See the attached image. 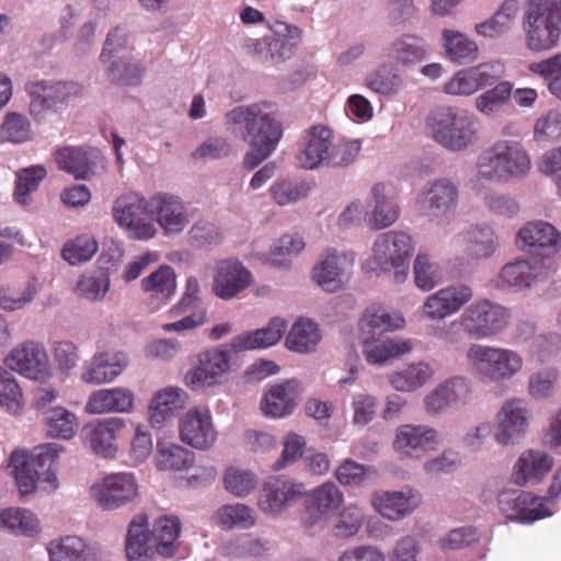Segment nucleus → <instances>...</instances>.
Returning a JSON list of instances; mask_svg holds the SVG:
<instances>
[{
  "mask_svg": "<svg viewBox=\"0 0 561 561\" xmlns=\"http://www.w3.org/2000/svg\"><path fill=\"white\" fill-rule=\"evenodd\" d=\"M98 248L99 244L92 236L82 234L64 245L61 256L71 265H76L91 260Z\"/></svg>",
  "mask_w": 561,
  "mask_h": 561,
  "instance_id": "nucleus-59",
  "label": "nucleus"
},
{
  "mask_svg": "<svg viewBox=\"0 0 561 561\" xmlns=\"http://www.w3.org/2000/svg\"><path fill=\"white\" fill-rule=\"evenodd\" d=\"M434 376L433 367L419 362L388 375V381L398 391L411 392L424 386Z\"/></svg>",
  "mask_w": 561,
  "mask_h": 561,
  "instance_id": "nucleus-41",
  "label": "nucleus"
},
{
  "mask_svg": "<svg viewBox=\"0 0 561 561\" xmlns=\"http://www.w3.org/2000/svg\"><path fill=\"white\" fill-rule=\"evenodd\" d=\"M332 130L323 125H314L306 130L304 141L296 154V164L312 170L329 159L332 147Z\"/></svg>",
  "mask_w": 561,
  "mask_h": 561,
  "instance_id": "nucleus-20",
  "label": "nucleus"
},
{
  "mask_svg": "<svg viewBox=\"0 0 561 561\" xmlns=\"http://www.w3.org/2000/svg\"><path fill=\"white\" fill-rule=\"evenodd\" d=\"M44 421L48 436L54 438L70 439L78 427L77 415L62 407L45 410Z\"/></svg>",
  "mask_w": 561,
  "mask_h": 561,
  "instance_id": "nucleus-48",
  "label": "nucleus"
},
{
  "mask_svg": "<svg viewBox=\"0 0 561 561\" xmlns=\"http://www.w3.org/2000/svg\"><path fill=\"white\" fill-rule=\"evenodd\" d=\"M551 261L518 260L503 266L500 277L511 287L525 288L546 279L551 271Z\"/></svg>",
  "mask_w": 561,
  "mask_h": 561,
  "instance_id": "nucleus-24",
  "label": "nucleus"
},
{
  "mask_svg": "<svg viewBox=\"0 0 561 561\" xmlns=\"http://www.w3.org/2000/svg\"><path fill=\"white\" fill-rule=\"evenodd\" d=\"M386 185L377 183L371 193L375 199V207L370 217V226L375 229H385L393 225L400 215L399 206L387 196Z\"/></svg>",
  "mask_w": 561,
  "mask_h": 561,
  "instance_id": "nucleus-46",
  "label": "nucleus"
},
{
  "mask_svg": "<svg viewBox=\"0 0 561 561\" xmlns=\"http://www.w3.org/2000/svg\"><path fill=\"white\" fill-rule=\"evenodd\" d=\"M127 426L122 417H107L91 423L83 428L84 442L98 455L113 458L117 450V442L125 436Z\"/></svg>",
  "mask_w": 561,
  "mask_h": 561,
  "instance_id": "nucleus-13",
  "label": "nucleus"
},
{
  "mask_svg": "<svg viewBox=\"0 0 561 561\" xmlns=\"http://www.w3.org/2000/svg\"><path fill=\"white\" fill-rule=\"evenodd\" d=\"M186 399V392L180 388L168 387L157 392L149 405L151 425L161 427L169 417L184 408Z\"/></svg>",
  "mask_w": 561,
  "mask_h": 561,
  "instance_id": "nucleus-33",
  "label": "nucleus"
},
{
  "mask_svg": "<svg viewBox=\"0 0 561 561\" xmlns=\"http://www.w3.org/2000/svg\"><path fill=\"white\" fill-rule=\"evenodd\" d=\"M552 466L553 459L549 455L527 450L520 455L514 467V481L520 486L527 483L537 484L551 470Z\"/></svg>",
  "mask_w": 561,
  "mask_h": 561,
  "instance_id": "nucleus-32",
  "label": "nucleus"
},
{
  "mask_svg": "<svg viewBox=\"0 0 561 561\" xmlns=\"http://www.w3.org/2000/svg\"><path fill=\"white\" fill-rule=\"evenodd\" d=\"M458 187L449 180L434 181L425 192L424 203L430 214L439 217L453 211L458 204Z\"/></svg>",
  "mask_w": 561,
  "mask_h": 561,
  "instance_id": "nucleus-37",
  "label": "nucleus"
},
{
  "mask_svg": "<svg viewBox=\"0 0 561 561\" xmlns=\"http://www.w3.org/2000/svg\"><path fill=\"white\" fill-rule=\"evenodd\" d=\"M150 199L128 193L118 197L113 206V217L127 236L134 240H149L157 233Z\"/></svg>",
  "mask_w": 561,
  "mask_h": 561,
  "instance_id": "nucleus-7",
  "label": "nucleus"
},
{
  "mask_svg": "<svg viewBox=\"0 0 561 561\" xmlns=\"http://www.w3.org/2000/svg\"><path fill=\"white\" fill-rule=\"evenodd\" d=\"M46 174V169L43 165H32L30 168L22 169L16 174L14 190L15 199L20 204L26 205L28 202V195L37 190Z\"/></svg>",
  "mask_w": 561,
  "mask_h": 561,
  "instance_id": "nucleus-63",
  "label": "nucleus"
},
{
  "mask_svg": "<svg viewBox=\"0 0 561 561\" xmlns=\"http://www.w3.org/2000/svg\"><path fill=\"white\" fill-rule=\"evenodd\" d=\"M320 337L316 323L300 319L290 329L286 337V345L291 351L307 353L316 347Z\"/></svg>",
  "mask_w": 561,
  "mask_h": 561,
  "instance_id": "nucleus-51",
  "label": "nucleus"
},
{
  "mask_svg": "<svg viewBox=\"0 0 561 561\" xmlns=\"http://www.w3.org/2000/svg\"><path fill=\"white\" fill-rule=\"evenodd\" d=\"M152 218L165 233H179L188 224V217L182 201L174 195L159 193L150 198Z\"/></svg>",
  "mask_w": 561,
  "mask_h": 561,
  "instance_id": "nucleus-23",
  "label": "nucleus"
},
{
  "mask_svg": "<svg viewBox=\"0 0 561 561\" xmlns=\"http://www.w3.org/2000/svg\"><path fill=\"white\" fill-rule=\"evenodd\" d=\"M138 485L128 472L112 473L93 484L92 494L103 510H115L136 497Z\"/></svg>",
  "mask_w": 561,
  "mask_h": 561,
  "instance_id": "nucleus-10",
  "label": "nucleus"
},
{
  "mask_svg": "<svg viewBox=\"0 0 561 561\" xmlns=\"http://www.w3.org/2000/svg\"><path fill=\"white\" fill-rule=\"evenodd\" d=\"M518 11L517 0H505L490 19L476 25V32L483 37L501 36L511 30Z\"/></svg>",
  "mask_w": 561,
  "mask_h": 561,
  "instance_id": "nucleus-40",
  "label": "nucleus"
},
{
  "mask_svg": "<svg viewBox=\"0 0 561 561\" xmlns=\"http://www.w3.org/2000/svg\"><path fill=\"white\" fill-rule=\"evenodd\" d=\"M193 461V453L175 444L161 447L156 457V463L160 470L181 471L190 468Z\"/></svg>",
  "mask_w": 561,
  "mask_h": 561,
  "instance_id": "nucleus-56",
  "label": "nucleus"
},
{
  "mask_svg": "<svg viewBox=\"0 0 561 561\" xmlns=\"http://www.w3.org/2000/svg\"><path fill=\"white\" fill-rule=\"evenodd\" d=\"M523 31L525 45L533 53L557 47L561 37V0H528Z\"/></svg>",
  "mask_w": 561,
  "mask_h": 561,
  "instance_id": "nucleus-2",
  "label": "nucleus"
},
{
  "mask_svg": "<svg viewBox=\"0 0 561 561\" xmlns=\"http://www.w3.org/2000/svg\"><path fill=\"white\" fill-rule=\"evenodd\" d=\"M414 282L417 288L428 291L440 283L439 266L426 253L419 252L413 264Z\"/></svg>",
  "mask_w": 561,
  "mask_h": 561,
  "instance_id": "nucleus-57",
  "label": "nucleus"
},
{
  "mask_svg": "<svg viewBox=\"0 0 561 561\" xmlns=\"http://www.w3.org/2000/svg\"><path fill=\"white\" fill-rule=\"evenodd\" d=\"M32 129L28 118L20 113L10 112L0 126V140L22 144L31 140Z\"/></svg>",
  "mask_w": 561,
  "mask_h": 561,
  "instance_id": "nucleus-54",
  "label": "nucleus"
},
{
  "mask_svg": "<svg viewBox=\"0 0 561 561\" xmlns=\"http://www.w3.org/2000/svg\"><path fill=\"white\" fill-rule=\"evenodd\" d=\"M4 363L10 369L33 380H42L49 375L46 351L42 344L34 341H27L13 348Z\"/></svg>",
  "mask_w": 561,
  "mask_h": 561,
  "instance_id": "nucleus-14",
  "label": "nucleus"
},
{
  "mask_svg": "<svg viewBox=\"0 0 561 561\" xmlns=\"http://www.w3.org/2000/svg\"><path fill=\"white\" fill-rule=\"evenodd\" d=\"M55 160L59 169L72 174L77 179H88L94 174V168L101 161L96 149H82L65 147L55 152Z\"/></svg>",
  "mask_w": 561,
  "mask_h": 561,
  "instance_id": "nucleus-29",
  "label": "nucleus"
},
{
  "mask_svg": "<svg viewBox=\"0 0 561 561\" xmlns=\"http://www.w3.org/2000/svg\"><path fill=\"white\" fill-rule=\"evenodd\" d=\"M419 499L411 490L382 492L374 497L375 508L386 518L397 520L411 514L419 506Z\"/></svg>",
  "mask_w": 561,
  "mask_h": 561,
  "instance_id": "nucleus-35",
  "label": "nucleus"
},
{
  "mask_svg": "<svg viewBox=\"0 0 561 561\" xmlns=\"http://www.w3.org/2000/svg\"><path fill=\"white\" fill-rule=\"evenodd\" d=\"M30 91V112L35 118H42L46 112L56 111L59 105L69 103L82 89L75 82L41 81L32 84Z\"/></svg>",
  "mask_w": 561,
  "mask_h": 561,
  "instance_id": "nucleus-12",
  "label": "nucleus"
},
{
  "mask_svg": "<svg viewBox=\"0 0 561 561\" xmlns=\"http://www.w3.org/2000/svg\"><path fill=\"white\" fill-rule=\"evenodd\" d=\"M504 75L500 62H482L457 71L445 84L449 95L469 96L477 91L493 85Z\"/></svg>",
  "mask_w": 561,
  "mask_h": 561,
  "instance_id": "nucleus-9",
  "label": "nucleus"
},
{
  "mask_svg": "<svg viewBox=\"0 0 561 561\" xmlns=\"http://www.w3.org/2000/svg\"><path fill=\"white\" fill-rule=\"evenodd\" d=\"M513 85L508 81H501L494 88L486 90L476 99L477 110L491 115L501 108L512 96Z\"/></svg>",
  "mask_w": 561,
  "mask_h": 561,
  "instance_id": "nucleus-61",
  "label": "nucleus"
},
{
  "mask_svg": "<svg viewBox=\"0 0 561 561\" xmlns=\"http://www.w3.org/2000/svg\"><path fill=\"white\" fill-rule=\"evenodd\" d=\"M530 168V158L520 142L499 140L479 156L477 176L490 181H507L526 175Z\"/></svg>",
  "mask_w": 561,
  "mask_h": 561,
  "instance_id": "nucleus-3",
  "label": "nucleus"
},
{
  "mask_svg": "<svg viewBox=\"0 0 561 561\" xmlns=\"http://www.w3.org/2000/svg\"><path fill=\"white\" fill-rule=\"evenodd\" d=\"M156 553L154 542L148 530V518L145 514H139L129 524L126 556L129 561H151Z\"/></svg>",
  "mask_w": 561,
  "mask_h": 561,
  "instance_id": "nucleus-30",
  "label": "nucleus"
},
{
  "mask_svg": "<svg viewBox=\"0 0 561 561\" xmlns=\"http://www.w3.org/2000/svg\"><path fill=\"white\" fill-rule=\"evenodd\" d=\"M508 309L489 299H479L465 308L460 317L450 323L473 340H484L502 332L508 324Z\"/></svg>",
  "mask_w": 561,
  "mask_h": 561,
  "instance_id": "nucleus-6",
  "label": "nucleus"
},
{
  "mask_svg": "<svg viewBox=\"0 0 561 561\" xmlns=\"http://www.w3.org/2000/svg\"><path fill=\"white\" fill-rule=\"evenodd\" d=\"M65 448L57 443L43 444L34 448L30 459L47 482L56 481L55 470L59 455Z\"/></svg>",
  "mask_w": 561,
  "mask_h": 561,
  "instance_id": "nucleus-53",
  "label": "nucleus"
},
{
  "mask_svg": "<svg viewBox=\"0 0 561 561\" xmlns=\"http://www.w3.org/2000/svg\"><path fill=\"white\" fill-rule=\"evenodd\" d=\"M217 518L224 529L250 528L255 524L253 510L240 503L221 506L217 511Z\"/></svg>",
  "mask_w": 561,
  "mask_h": 561,
  "instance_id": "nucleus-55",
  "label": "nucleus"
},
{
  "mask_svg": "<svg viewBox=\"0 0 561 561\" xmlns=\"http://www.w3.org/2000/svg\"><path fill=\"white\" fill-rule=\"evenodd\" d=\"M529 412L522 399L506 401L499 412L495 439L501 445L514 443L526 430Z\"/></svg>",
  "mask_w": 561,
  "mask_h": 561,
  "instance_id": "nucleus-25",
  "label": "nucleus"
},
{
  "mask_svg": "<svg viewBox=\"0 0 561 561\" xmlns=\"http://www.w3.org/2000/svg\"><path fill=\"white\" fill-rule=\"evenodd\" d=\"M432 138L453 151H460L477 139L473 118L463 110L442 107L432 112L426 119Z\"/></svg>",
  "mask_w": 561,
  "mask_h": 561,
  "instance_id": "nucleus-4",
  "label": "nucleus"
},
{
  "mask_svg": "<svg viewBox=\"0 0 561 561\" xmlns=\"http://www.w3.org/2000/svg\"><path fill=\"white\" fill-rule=\"evenodd\" d=\"M286 328L285 320L273 318L265 328L234 336L230 345L236 351L270 347L280 340Z\"/></svg>",
  "mask_w": 561,
  "mask_h": 561,
  "instance_id": "nucleus-34",
  "label": "nucleus"
},
{
  "mask_svg": "<svg viewBox=\"0 0 561 561\" xmlns=\"http://www.w3.org/2000/svg\"><path fill=\"white\" fill-rule=\"evenodd\" d=\"M251 283V273L238 260H224L217 264L213 290L221 299H231Z\"/></svg>",
  "mask_w": 561,
  "mask_h": 561,
  "instance_id": "nucleus-22",
  "label": "nucleus"
},
{
  "mask_svg": "<svg viewBox=\"0 0 561 561\" xmlns=\"http://www.w3.org/2000/svg\"><path fill=\"white\" fill-rule=\"evenodd\" d=\"M404 324V319L399 313H389L382 307L373 306L364 312L359 329L363 340H375L385 332L400 329Z\"/></svg>",
  "mask_w": 561,
  "mask_h": 561,
  "instance_id": "nucleus-36",
  "label": "nucleus"
},
{
  "mask_svg": "<svg viewBox=\"0 0 561 561\" xmlns=\"http://www.w3.org/2000/svg\"><path fill=\"white\" fill-rule=\"evenodd\" d=\"M517 243L546 261L561 249V233L550 224L534 221L526 224L517 233Z\"/></svg>",
  "mask_w": 561,
  "mask_h": 561,
  "instance_id": "nucleus-15",
  "label": "nucleus"
},
{
  "mask_svg": "<svg viewBox=\"0 0 561 561\" xmlns=\"http://www.w3.org/2000/svg\"><path fill=\"white\" fill-rule=\"evenodd\" d=\"M180 437L182 442L197 449H208L213 446L217 432L210 412L197 408L188 410L180 421Z\"/></svg>",
  "mask_w": 561,
  "mask_h": 561,
  "instance_id": "nucleus-19",
  "label": "nucleus"
},
{
  "mask_svg": "<svg viewBox=\"0 0 561 561\" xmlns=\"http://www.w3.org/2000/svg\"><path fill=\"white\" fill-rule=\"evenodd\" d=\"M24 404V397L13 375L0 366V405L11 413H18Z\"/></svg>",
  "mask_w": 561,
  "mask_h": 561,
  "instance_id": "nucleus-60",
  "label": "nucleus"
},
{
  "mask_svg": "<svg viewBox=\"0 0 561 561\" xmlns=\"http://www.w3.org/2000/svg\"><path fill=\"white\" fill-rule=\"evenodd\" d=\"M470 393V385L466 378L451 377L426 394L424 398L425 410L432 415L439 414L453 405L465 404L469 400Z\"/></svg>",
  "mask_w": 561,
  "mask_h": 561,
  "instance_id": "nucleus-21",
  "label": "nucleus"
},
{
  "mask_svg": "<svg viewBox=\"0 0 561 561\" xmlns=\"http://www.w3.org/2000/svg\"><path fill=\"white\" fill-rule=\"evenodd\" d=\"M355 257L347 252H328L313 267V278L327 291H336L348 280Z\"/></svg>",
  "mask_w": 561,
  "mask_h": 561,
  "instance_id": "nucleus-16",
  "label": "nucleus"
},
{
  "mask_svg": "<svg viewBox=\"0 0 561 561\" xmlns=\"http://www.w3.org/2000/svg\"><path fill=\"white\" fill-rule=\"evenodd\" d=\"M476 369L492 381L511 379L523 367V357L513 350L473 344L467 352Z\"/></svg>",
  "mask_w": 561,
  "mask_h": 561,
  "instance_id": "nucleus-8",
  "label": "nucleus"
},
{
  "mask_svg": "<svg viewBox=\"0 0 561 561\" xmlns=\"http://www.w3.org/2000/svg\"><path fill=\"white\" fill-rule=\"evenodd\" d=\"M443 38L446 54L451 61L465 64L477 58L478 47L476 43L470 41L462 33L444 30Z\"/></svg>",
  "mask_w": 561,
  "mask_h": 561,
  "instance_id": "nucleus-52",
  "label": "nucleus"
},
{
  "mask_svg": "<svg viewBox=\"0 0 561 561\" xmlns=\"http://www.w3.org/2000/svg\"><path fill=\"white\" fill-rule=\"evenodd\" d=\"M181 533V522L176 516L165 515L156 519L150 531L158 554L170 558L175 553V541Z\"/></svg>",
  "mask_w": 561,
  "mask_h": 561,
  "instance_id": "nucleus-42",
  "label": "nucleus"
},
{
  "mask_svg": "<svg viewBox=\"0 0 561 561\" xmlns=\"http://www.w3.org/2000/svg\"><path fill=\"white\" fill-rule=\"evenodd\" d=\"M230 370V353L222 347H214L198 354V364L186 375L191 387H213L222 381Z\"/></svg>",
  "mask_w": 561,
  "mask_h": 561,
  "instance_id": "nucleus-11",
  "label": "nucleus"
},
{
  "mask_svg": "<svg viewBox=\"0 0 561 561\" xmlns=\"http://www.w3.org/2000/svg\"><path fill=\"white\" fill-rule=\"evenodd\" d=\"M141 288L150 295V298L158 301L152 308L153 310L165 305L176 289V276L173 268L169 265H161L141 280Z\"/></svg>",
  "mask_w": 561,
  "mask_h": 561,
  "instance_id": "nucleus-39",
  "label": "nucleus"
},
{
  "mask_svg": "<svg viewBox=\"0 0 561 561\" xmlns=\"http://www.w3.org/2000/svg\"><path fill=\"white\" fill-rule=\"evenodd\" d=\"M128 363L124 352H103L95 354L81 379L87 383H105L113 381L126 368Z\"/></svg>",
  "mask_w": 561,
  "mask_h": 561,
  "instance_id": "nucleus-28",
  "label": "nucleus"
},
{
  "mask_svg": "<svg viewBox=\"0 0 561 561\" xmlns=\"http://www.w3.org/2000/svg\"><path fill=\"white\" fill-rule=\"evenodd\" d=\"M473 296L470 286L457 284L430 295L423 302L424 314L432 320L445 319L461 309Z\"/></svg>",
  "mask_w": 561,
  "mask_h": 561,
  "instance_id": "nucleus-18",
  "label": "nucleus"
},
{
  "mask_svg": "<svg viewBox=\"0 0 561 561\" xmlns=\"http://www.w3.org/2000/svg\"><path fill=\"white\" fill-rule=\"evenodd\" d=\"M135 397L131 390L116 387L93 391L85 404L89 414L127 413L133 410Z\"/></svg>",
  "mask_w": 561,
  "mask_h": 561,
  "instance_id": "nucleus-27",
  "label": "nucleus"
},
{
  "mask_svg": "<svg viewBox=\"0 0 561 561\" xmlns=\"http://www.w3.org/2000/svg\"><path fill=\"white\" fill-rule=\"evenodd\" d=\"M300 396L299 381L286 380L270 388L261 403V409L267 416L284 417L293 413Z\"/></svg>",
  "mask_w": 561,
  "mask_h": 561,
  "instance_id": "nucleus-26",
  "label": "nucleus"
},
{
  "mask_svg": "<svg viewBox=\"0 0 561 561\" xmlns=\"http://www.w3.org/2000/svg\"><path fill=\"white\" fill-rule=\"evenodd\" d=\"M10 467H12V473L21 495L33 493L42 474L34 467L30 455L24 451H13L10 457Z\"/></svg>",
  "mask_w": 561,
  "mask_h": 561,
  "instance_id": "nucleus-47",
  "label": "nucleus"
},
{
  "mask_svg": "<svg viewBox=\"0 0 561 561\" xmlns=\"http://www.w3.org/2000/svg\"><path fill=\"white\" fill-rule=\"evenodd\" d=\"M49 561H95L87 543L77 536H66L48 542Z\"/></svg>",
  "mask_w": 561,
  "mask_h": 561,
  "instance_id": "nucleus-43",
  "label": "nucleus"
},
{
  "mask_svg": "<svg viewBox=\"0 0 561 561\" xmlns=\"http://www.w3.org/2000/svg\"><path fill=\"white\" fill-rule=\"evenodd\" d=\"M424 41L414 35H403L391 43L387 49L388 58L402 65L419 62L425 58Z\"/></svg>",
  "mask_w": 561,
  "mask_h": 561,
  "instance_id": "nucleus-49",
  "label": "nucleus"
},
{
  "mask_svg": "<svg viewBox=\"0 0 561 561\" xmlns=\"http://www.w3.org/2000/svg\"><path fill=\"white\" fill-rule=\"evenodd\" d=\"M414 249L413 238L408 232L398 230L383 232L374 242L371 263L382 273L393 270L396 283H403L409 275Z\"/></svg>",
  "mask_w": 561,
  "mask_h": 561,
  "instance_id": "nucleus-5",
  "label": "nucleus"
},
{
  "mask_svg": "<svg viewBox=\"0 0 561 561\" xmlns=\"http://www.w3.org/2000/svg\"><path fill=\"white\" fill-rule=\"evenodd\" d=\"M437 444L435 430L425 425L404 424L397 428L392 446L401 457L421 458L436 449Z\"/></svg>",
  "mask_w": 561,
  "mask_h": 561,
  "instance_id": "nucleus-17",
  "label": "nucleus"
},
{
  "mask_svg": "<svg viewBox=\"0 0 561 561\" xmlns=\"http://www.w3.org/2000/svg\"><path fill=\"white\" fill-rule=\"evenodd\" d=\"M36 293L34 282H27L23 288L2 286L0 288V307L7 311L22 309L34 299Z\"/></svg>",
  "mask_w": 561,
  "mask_h": 561,
  "instance_id": "nucleus-62",
  "label": "nucleus"
},
{
  "mask_svg": "<svg viewBox=\"0 0 561 561\" xmlns=\"http://www.w3.org/2000/svg\"><path fill=\"white\" fill-rule=\"evenodd\" d=\"M228 126L242 125L241 137L250 146H260L275 151L283 137V126L276 118L274 105L259 102L240 105L226 114Z\"/></svg>",
  "mask_w": 561,
  "mask_h": 561,
  "instance_id": "nucleus-1",
  "label": "nucleus"
},
{
  "mask_svg": "<svg viewBox=\"0 0 561 561\" xmlns=\"http://www.w3.org/2000/svg\"><path fill=\"white\" fill-rule=\"evenodd\" d=\"M364 341V354L366 360L370 364L382 365L389 359L407 354L412 350L409 341H399L392 339L386 340H366Z\"/></svg>",
  "mask_w": 561,
  "mask_h": 561,
  "instance_id": "nucleus-45",
  "label": "nucleus"
},
{
  "mask_svg": "<svg viewBox=\"0 0 561 561\" xmlns=\"http://www.w3.org/2000/svg\"><path fill=\"white\" fill-rule=\"evenodd\" d=\"M343 502V494L332 482L318 486L310 494L307 504V517L304 524L307 527L313 526L319 519L335 512Z\"/></svg>",
  "mask_w": 561,
  "mask_h": 561,
  "instance_id": "nucleus-31",
  "label": "nucleus"
},
{
  "mask_svg": "<svg viewBox=\"0 0 561 561\" xmlns=\"http://www.w3.org/2000/svg\"><path fill=\"white\" fill-rule=\"evenodd\" d=\"M310 185L305 181L282 180L270 187L274 202L279 206L296 203L308 196Z\"/></svg>",
  "mask_w": 561,
  "mask_h": 561,
  "instance_id": "nucleus-58",
  "label": "nucleus"
},
{
  "mask_svg": "<svg viewBox=\"0 0 561 561\" xmlns=\"http://www.w3.org/2000/svg\"><path fill=\"white\" fill-rule=\"evenodd\" d=\"M25 537H35L41 531L39 520L34 513L20 507H9L0 512V529Z\"/></svg>",
  "mask_w": 561,
  "mask_h": 561,
  "instance_id": "nucleus-44",
  "label": "nucleus"
},
{
  "mask_svg": "<svg viewBox=\"0 0 561 561\" xmlns=\"http://www.w3.org/2000/svg\"><path fill=\"white\" fill-rule=\"evenodd\" d=\"M144 69L131 58L116 59L107 70V77L112 83L122 85H135L141 80Z\"/></svg>",
  "mask_w": 561,
  "mask_h": 561,
  "instance_id": "nucleus-64",
  "label": "nucleus"
},
{
  "mask_svg": "<svg viewBox=\"0 0 561 561\" xmlns=\"http://www.w3.org/2000/svg\"><path fill=\"white\" fill-rule=\"evenodd\" d=\"M365 85L382 96H392L402 88V78L390 66L381 65L365 78Z\"/></svg>",
  "mask_w": 561,
  "mask_h": 561,
  "instance_id": "nucleus-50",
  "label": "nucleus"
},
{
  "mask_svg": "<svg viewBox=\"0 0 561 561\" xmlns=\"http://www.w3.org/2000/svg\"><path fill=\"white\" fill-rule=\"evenodd\" d=\"M300 493L298 485L279 478H272L264 484L259 505L264 512L278 513Z\"/></svg>",
  "mask_w": 561,
  "mask_h": 561,
  "instance_id": "nucleus-38",
  "label": "nucleus"
}]
</instances>
